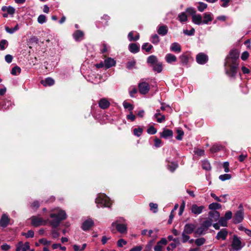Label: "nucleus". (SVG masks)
Segmentation results:
<instances>
[{"instance_id":"nucleus-14","label":"nucleus","mask_w":251,"mask_h":251,"mask_svg":"<svg viewBox=\"0 0 251 251\" xmlns=\"http://www.w3.org/2000/svg\"><path fill=\"white\" fill-rule=\"evenodd\" d=\"M228 234V231L226 229H222L219 231L216 236L217 240H225Z\"/></svg>"},{"instance_id":"nucleus-34","label":"nucleus","mask_w":251,"mask_h":251,"mask_svg":"<svg viewBox=\"0 0 251 251\" xmlns=\"http://www.w3.org/2000/svg\"><path fill=\"white\" fill-rule=\"evenodd\" d=\"M75 40H79L83 36V33L80 30H76L73 34Z\"/></svg>"},{"instance_id":"nucleus-21","label":"nucleus","mask_w":251,"mask_h":251,"mask_svg":"<svg viewBox=\"0 0 251 251\" xmlns=\"http://www.w3.org/2000/svg\"><path fill=\"white\" fill-rule=\"evenodd\" d=\"M170 50L176 53H179L181 51V48L178 43L175 42L171 44L170 46Z\"/></svg>"},{"instance_id":"nucleus-27","label":"nucleus","mask_w":251,"mask_h":251,"mask_svg":"<svg viewBox=\"0 0 251 251\" xmlns=\"http://www.w3.org/2000/svg\"><path fill=\"white\" fill-rule=\"evenodd\" d=\"M158 33L162 36H164L167 34L168 32L167 26L166 25H161L158 27L157 30Z\"/></svg>"},{"instance_id":"nucleus-63","label":"nucleus","mask_w":251,"mask_h":251,"mask_svg":"<svg viewBox=\"0 0 251 251\" xmlns=\"http://www.w3.org/2000/svg\"><path fill=\"white\" fill-rule=\"evenodd\" d=\"M39 242L44 245H50L51 241L47 240L45 238H42L39 240Z\"/></svg>"},{"instance_id":"nucleus-38","label":"nucleus","mask_w":251,"mask_h":251,"mask_svg":"<svg viewBox=\"0 0 251 251\" xmlns=\"http://www.w3.org/2000/svg\"><path fill=\"white\" fill-rule=\"evenodd\" d=\"M206 242V240L203 237L198 238L195 240V244L198 246H201L203 245Z\"/></svg>"},{"instance_id":"nucleus-1","label":"nucleus","mask_w":251,"mask_h":251,"mask_svg":"<svg viewBox=\"0 0 251 251\" xmlns=\"http://www.w3.org/2000/svg\"><path fill=\"white\" fill-rule=\"evenodd\" d=\"M239 53L236 50H232L226 57L225 62V72L230 77H234L237 74L238 63L237 60L239 58Z\"/></svg>"},{"instance_id":"nucleus-48","label":"nucleus","mask_w":251,"mask_h":251,"mask_svg":"<svg viewBox=\"0 0 251 251\" xmlns=\"http://www.w3.org/2000/svg\"><path fill=\"white\" fill-rule=\"evenodd\" d=\"M152 48V46L148 43H145L142 46V49L145 50L147 52H149Z\"/></svg>"},{"instance_id":"nucleus-29","label":"nucleus","mask_w":251,"mask_h":251,"mask_svg":"<svg viewBox=\"0 0 251 251\" xmlns=\"http://www.w3.org/2000/svg\"><path fill=\"white\" fill-rule=\"evenodd\" d=\"M178 19L181 23L186 22L188 20L187 16L185 12H181L178 15Z\"/></svg>"},{"instance_id":"nucleus-44","label":"nucleus","mask_w":251,"mask_h":251,"mask_svg":"<svg viewBox=\"0 0 251 251\" xmlns=\"http://www.w3.org/2000/svg\"><path fill=\"white\" fill-rule=\"evenodd\" d=\"M150 209L153 213H156L158 211V205L156 203L151 202L150 203Z\"/></svg>"},{"instance_id":"nucleus-3","label":"nucleus","mask_w":251,"mask_h":251,"mask_svg":"<svg viewBox=\"0 0 251 251\" xmlns=\"http://www.w3.org/2000/svg\"><path fill=\"white\" fill-rule=\"evenodd\" d=\"M96 203L97 206L100 207H109L111 202L109 198L104 194H99L96 199Z\"/></svg>"},{"instance_id":"nucleus-52","label":"nucleus","mask_w":251,"mask_h":251,"mask_svg":"<svg viewBox=\"0 0 251 251\" xmlns=\"http://www.w3.org/2000/svg\"><path fill=\"white\" fill-rule=\"evenodd\" d=\"M176 132L177 135L176 137V139L178 140H181L184 135L183 131L181 129H177Z\"/></svg>"},{"instance_id":"nucleus-32","label":"nucleus","mask_w":251,"mask_h":251,"mask_svg":"<svg viewBox=\"0 0 251 251\" xmlns=\"http://www.w3.org/2000/svg\"><path fill=\"white\" fill-rule=\"evenodd\" d=\"M153 70L157 73H160L162 70V64L161 62H158L153 65Z\"/></svg>"},{"instance_id":"nucleus-57","label":"nucleus","mask_w":251,"mask_h":251,"mask_svg":"<svg viewBox=\"0 0 251 251\" xmlns=\"http://www.w3.org/2000/svg\"><path fill=\"white\" fill-rule=\"evenodd\" d=\"M126 241L123 239H119L117 242V246L119 247H123L124 245H126Z\"/></svg>"},{"instance_id":"nucleus-25","label":"nucleus","mask_w":251,"mask_h":251,"mask_svg":"<svg viewBox=\"0 0 251 251\" xmlns=\"http://www.w3.org/2000/svg\"><path fill=\"white\" fill-rule=\"evenodd\" d=\"M165 59L167 63H172L176 61V57L171 53H168L166 55Z\"/></svg>"},{"instance_id":"nucleus-19","label":"nucleus","mask_w":251,"mask_h":251,"mask_svg":"<svg viewBox=\"0 0 251 251\" xmlns=\"http://www.w3.org/2000/svg\"><path fill=\"white\" fill-rule=\"evenodd\" d=\"M115 65L116 61L111 57H108L106 58L104 60V67L106 69L115 66Z\"/></svg>"},{"instance_id":"nucleus-53","label":"nucleus","mask_w":251,"mask_h":251,"mask_svg":"<svg viewBox=\"0 0 251 251\" xmlns=\"http://www.w3.org/2000/svg\"><path fill=\"white\" fill-rule=\"evenodd\" d=\"M219 224L222 226H227V220L224 217L219 218Z\"/></svg>"},{"instance_id":"nucleus-33","label":"nucleus","mask_w":251,"mask_h":251,"mask_svg":"<svg viewBox=\"0 0 251 251\" xmlns=\"http://www.w3.org/2000/svg\"><path fill=\"white\" fill-rule=\"evenodd\" d=\"M213 220L211 218L206 219L201 224L206 229H208L212 225Z\"/></svg>"},{"instance_id":"nucleus-16","label":"nucleus","mask_w":251,"mask_h":251,"mask_svg":"<svg viewBox=\"0 0 251 251\" xmlns=\"http://www.w3.org/2000/svg\"><path fill=\"white\" fill-rule=\"evenodd\" d=\"M10 219L7 215L3 214L2 215L0 220V226L2 227H5L9 223Z\"/></svg>"},{"instance_id":"nucleus-35","label":"nucleus","mask_w":251,"mask_h":251,"mask_svg":"<svg viewBox=\"0 0 251 251\" xmlns=\"http://www.w3.org/2000/svg\"><path fill=\"white\" fill-rule=\"evenodd\" d=\"M148 63L153 65L158 62L157 57L154 55H151L148 58Z\"/></svg>"},{"instance_id":"nucleus-55","label":"nucleus","mask_w":251,"mask_h":251,"mask_svg":"<svg viewBox=\"0 0 251 251\" xmlns=\"http://www.w3.org/2000/svg\"><path fill=\"white\" fill-rule=\"evenodd\" d=\"M177 167V164L176 163H172L171 164L168 165V169L171 172H174Z\"/></svg>"},{"instance_id":"nucleus-6","label":"nucleus","mask_w":251,"mask_h":251,"mask_svg":"<svg viewBox=\"0 0 251 251\" xmlns=\"http://www.w3.org/2000/svg\"><path fill=\"white\" fill-rule=\"evenodd\" d=\"M47 222L39 217L33 216L31 218V224L35 226L46 225Z\"/></svg>"},{"instance_id":"nucleus-36","label":"nucleus","mask_w":251,"mask_h":251,"mask_svg":"<svg viewBox=\"0 0 251 251\" xmlns=\"http://www.w3.org/2000/svg\"><path fill=\"white\" fill-rule=\"evenodd\" d=\"M222 206L220 204L216 202H213L210 204L208 206V208L210 210H217L220 209Z\"/></svg>"},{"instance_id":"nucleus-8","label":"nucleus","mask_w":251,"mask_h":251,"mask_svg":"<svg viewBox=\"0 0 251 251\" xmlns=\"http://www.w3.org/2000/svg\"><path fill=\"white\" fill-rule=\"evenodd\" d=\"M138 87L140 93L144 95L148 93L150 90L149 85L146 82L140 83L139 84Z\"/></svg>"},{"instance_id":"nucleus-50","label":"nucleus","mask_w":251,"mask_h":251,"mask_svg":"<svg viewBox=\"0 0 251 251\" xmlns=\"http://www.w3.org/2000/svg\"><path fill=\"white\" fill-rule=\"evenodd\" d=\"M51 234L52 237L54 239L58 238L60 235L59 232L55 229H52L51 230Z\"/></svg>"},{"instance_id":"nucleus-13","label":"nucleus","mask_w":251,"mask_h":251,"mask_svg":"<svg viewBox=\"0 0 251 251\" xmlns=\"http://www.w3.org/2000/svg\"><path fill=\"white\" fill-rule=\"evenodd\" d=\"M196 60L199 64H204L207 61L208 57L206 54L200 53L197 55Z\"/></svg>"},{"instance_id":"nucleus-37","label":"nucleus","mask_w":251,"mask_h":251,"mask_svg":"<svg viewBox=\"0 0 251 251\" xmlns=\"http://www.w3.org/2000/svg\"><path fill=\"white\" fill-rule=\"evenodd\" d=\"M19 28L18 25H16L13 28H9L8 26H6L5 27V29L6 31V32L10 34H12L14 33L16 31L18 30Z\"/></svg>"},{"instance_id":"nucleus-61","label":"nucleus","mask_w":251,"mask_h":251,"mask_svg":"<svg viewBox=\"0 0 251 251\" xmlns=\"http://www.w3.org/2000/svg\"><path fill=\"white\" fill-rule=\"evenodd\" d=\"M194 152L199 156H202L204 155V151L203 150L197 149L195 150Z\"/></svg>"},{"instance_id":"nucleus-31","label":"nucleus","mask_w":251,"mask_h":251,"mask_svg":"<svg viewBox=\"0 0 251 251\" xmlns=\"http://www.w3.org/2000/svg\"><path fill=\"white\" fill-rule=\"evenodd\" d=\"M2 11H6L8 14L13 15L15 13V9L12 6H3L1 8Z\"/></svg>"},{"instance_id":"nucleus-56","label":"nucleus","mask_w":251,"mask_h":251,"mask_svg":"<svg viewBox=\"0 0 251 251\" xmlns=\"http://www.w3.org/2000/svg\"><path fill=\"white\" fill-rule=\"evenodd\" d=\"M186 11L191 15L192 17L196 14V10L193 7H189L187 8Z\"/></svg>"},{"instance_id":"nucleus-24","label":"nucleus","mask_w":251,"mask_h":251,"mask_svg":"<svg viewBox=\"0 0 251 251\" xmlns=\"http://www.w3.org/2000/svg\"><path fill=\"white\" fill-rule=\"evenodd\" d=\"M209 215L211 219H213V222L218 221L220 216V213L217 211H210L209 212Z\"/></svg>"},{"instance_id":"nucleus-22","label":"nucleus","mask_w":251,"mask_h":251,"mask_svg":"<svg viewBox=\"0 0 251 251\" xmlns=\"http://www.w3.org/2000/svg\"><path fill=\"white\" fill-rule=\"evenodd\" d=\"M208 230L202 224L198 228L196 229L195 233L199 235H204Z\"/></svg>"},{"instance_id":"nucleus-46","label":"nucleus","mask_w":251,"mask_h":251,"mask_svg":"<svg viewBox=\"0 0 251 251\" xmlns=\"http://www.w3.org/2000/svg\"><path fill=\"white\" fill-rule=\"evenodd\" d=\"M151 41L153 44H157L159 43L160 39L157 34H154L151 36Z\"/></svg>"},{"instance_id":"nucleus-43","label":"nucleus","mask_w":251,"mask_h":251,"mask_svg":"<svg viewBox=\"0 0 251 251\" xmlns=\"http://www.w3.org/2000/svg\"><path fill=\"white\" fill-rule=\"evenodd\" d=\"M8 46V42L7 40L3 39L0 42V49L4 50Z\"/></svg>"},{"instance_id":"nucleus-26","label":"nucleus","mask_w":251,"mask_h":251,"mask_svg":"<svg viewBox=\"0 0 251 251\" xmlns=\"http://www.w3.org/2000/svg\"><path fill=\"white\" fill-rule=\"evenodd\" d=\"M173 133L171 130L164 129L162 132L160 133V136L164 138H167L169 137H172Z\"/></svg>"},{"instance_id":"nucleus-58","label":"nucleus","mask_w":251,"mask_h":251,"mask_svg":"<svg viewBox=\"0 0 251 251\" xmlns=\"http://www.w3.org/2000/svg\"><path fill=\"white\" fill-rule=\"evenodd\" d=\"M183 33L187 35L191 36L194 34L195 29L194 28H192L191 30H188L187 29L183 30Z\"/></svg>"},{"instance_id":"nucleus-23","label":"nucleus","mask_w":251,"mask_h":251,"mask_svg":"<svg viewBox=\"0 0 251 251\" xmlns=\"http://www.w3.org/2000/svg\"><path fill=\"white\" fill-rule=\"evenodd\" d=\"M41 83L45 86H51L54 83V80L51 77H48L45 80H42Z\"/></svg>"},{"instance_id":"nucleus-12","label":"nucleus","mask_w":251,"mask_h":251,"mask_svg":"<svg viewBox=\"0 0 251 251\" xmlns=\"http://www.w3.org/2000/svg\"><path fill=\"white\" fill-rule=\"evenodd\" d=\"M204 207L202 205L198 206L196 204H193L191 207V210L192 213L195 215L200 214L203 211Z\"/></svg>"},{"instance_id":"nucleus-2","label":"nucleus","mask_w":251,"mask_h":251,"mask_svg":"<svg viewBox=\"0 0 251 251\" xmlns=\"http://www.w3.org/2000/svg\"><path fill=\"white\" fill-rule=\"evenodd\" d=\"M50 217L52 219L49 221L50 224L52 227L56 228L62 220L66 218V214L64 210L57 209L50 214Z\"/></svg>"},{"instance_id":"nucleus-49","label":"nucleus","mask_w":251,"mask_h":251,"mask_svg":"<svg viewBox=\"0 0 251 251\" xmlns=\"http://www.w3.org/2000/svg\"><path fill=\"white\" fill-rule=\"evenodd\" d=\"M202 167L205 170H210L211 169L210 163L207 161H204L202 162Z\"/></svg>"},{"instance_id":"nucleus-15","label":"nucleus","mask_w":251,"mask_h":251,"mask_svg":"<svg viewBox=\"0 0 251 251\" xmlns=\"http://www.w3.org/2000/svg\"><path fill=\"white\" fill-rule=\"evenodd\" d=\"M94 225V222L91 219H88L82 224L81 228L84 231L89 230Z\"/></svg>"},{"instance_id":"nucleus-47","label":"nucleus","mask_w":251,"mask_h":251,"mask_svg":"<svg viewBox=\"0 0 251 251\" xmlns=\"http://www.w3.org/2000/svg\"><path fill=\"white\" fill-rule=\"evenodd\" d=\"M190 239V236L186 232H182V242L183 243H186Z\"/></svg>"},{"instance_id":"nucleus-39","label":"nucleus","mask_w":251,"mask_h":251,"mask_svg":"<svg viewBox=\"0 0 251 251\" xmlns=\"http://www.w3.org/2000/svg\"><path fill=\"white\" fill-rule=\"evenodd\" d=\"M207 7V4L203 3L202 2H199V5L198 6V10L200 12H203L205 9Z\"/></svg>"},{"instance_id":"nucleus-45","label":"nucleus","mask_w":251,"mask_h":251,"mask_svg":"<svg viewBox=\"0 0 251 251\" xmlns=\"http://www.w3.org/2000/svg\"><path fill=\"white\" fill-rule=\"evenodd\" d=\"M231 177V176L230 174H226L224 175H222L219 176V179L222 181H225L226 180L230 179Z\"/></svg>"},{"instance_id":"nucleus-4","label":"nucleus","mask_w":251,"mask_h":251,"mask_svg":"<svg viewBox=\"0 0 251 251\" xmlns=\"http://www.w3.org/2000/svg\"><path fill=\"white\" fill-rule=\"evenodd\" d=\"M244 246V245L242 243L240 238L234 235L233 237L230 251H239L241 250Z\"/></svg>"},{"instance_id":"nucleus-41","label":"nucleus","mask_w":251,"mask_h":251,"mask_svg":"<svg viewBox=\"0 0 251 251\" xmlns=\"http://www.w3.org/2000/svg\"><path fill=\"white\" fill-rule=\"evenodd\" d=\"M123 106L125 109H128L130 112H132L133 109V106L130 103L126 102V101H124L123 102Z\"/></svg>"},{"instance_id":"nucleus-9","label":"nucleus","mask_w":251,"mask_h":251,"mask_svg":"<svg viewBox=\"0 0 251 251\" xmlns=\"http://www.w3.org/2000/svg\"><path fill=\"white\" fill-rule=\"evenodd\" d=\"M16 251H26L30 248L29 244L28 242H26L25 244L22 241H20L16 246Z\"/></svg>"},{"instance_id":"nucleus-5","label":"nucleus","mask_w":251,"mask_h":251,"mask_svg":"<svg viewBox=\"0 0 251 251\" xmlns=\"http://www.w3.org/2000/svg\"><path fill=\"white\" fill-rule=\"evenodd\" d=\"M239 208L240 209L236 212L234 218V223L235 224L241 223L244 219V212L242 206L240 205Z\"/></svg>"},{"instance_id":"nucleus-28","label":"nucleus","mask_w":251,"mask_h":251,"mask_svg":"<svg viewBox=\"0 0 251 251\" xmlns=\"http://www.w3.org/2000/svg\"><path fill=\"white\" fill-rule=\"evenodd\" d=\"M179 58L181 64L183 65H187L189 61V56L188 55L184 53L180 56Z\"/></svg>"},{"instance_id":"nucleus-54","label":"nucleus","mask_w":251,"mask_h":251,"mask_svg":"<svg viewBox=\"0 0 251 251\" xmlns=\"http://www.w3.org/2000/svg\"><path fill=\"white\" fill-rule=\"evenodd\" d=\"M37 21L39 24H42L46 22V17L44 15H40L38 17Z\"/></svg>"},{"instance_id":"nucleus-17","label":"nucleus","mask_w":251,"mask_h":251,"mask_svg":"<svg viewBox=\"0 0 251 251\" xmlns=\"http://www.w3.org/2000/svg\"><path fill=\"white\" fill-rule=\"evenodd\" d=\"M167 241L165 238H162L157 243V245L154 247V250L155 251H162V250L163 248V246L167 244Z\"/></svg>"},{"instance_id":"nucleus-20","label":"nucleus","mask_w":251,"mask_h":251,"mask_svg":"<svg viewBox=\"0 0 251 251\" xmlns=\"http://www.w3.org/2000/svg\"><path fill=\"white\" fill-rule=\"evenodd\" d=\"M99 105L101 109H106L109 106L110 102L106 99L103 98L100 100Z\"/></svg>"},{"instance_id":"nucleus-11","label":"nucleus","mask_w":251,"mask_h":251,"mask_svg":"<svg viewBox=\"0 0 251 251\" xmlns=\"http://www.w3.org/2000/svg\"><path fill=\"white\" fill-rule=\"evenodd\" d=\"M196 228V225L191 224H186L184 227L183 232L187 233L188 234H192L193 232H195Z\"/></svg>"},{"instance_id":"nucleus-40","label":"nucleus","mask_w":251,"mask_h":251,"mask_svg":"<svg viewBox=\"0 0 251 251\" xmlns=\"http://www.w3.org/2000/svg\"><path fill=\"white\" fill-rule=\"evenodd\" d=\"M21 68L18 66L13 67L11 70V73L13 75H16L21 73Z\"/></svg>"},{"instance_id":"nucleus-60","label":"nucleus","mask_w":251,"mask_h":251,"mask_svg":"<svg viewBox=\"0 0 251 251\" xmlns=\"http://www.w3.org/2000/svg\"><path fill=\"white\" fill-rule=\"evenodd\" d=\"M156 132L157 130L153 126L150 127L147 129V132L150 134H154L156 133Z\"/></svg>"},{"instance_id":"nucleus-7","label":"nucleus","mask_w":251,"mask_h":251,"mask_svg":"<svg viewBox=\"0 0 251 251\" xmlns=\"http://www.w3.org/2000/svg\"><path fill=\"white\" fill-rule=\"evenodd\" d=\"M112 226H115L117 230L121 233H125L127 231L126 226L125 224H121L118 221L112 223Z\"/></svg>"},{"instance_id":"nucleus-18","label":"nucleus","mask_w":251,"mask_h":251,"mask_svg":"<svg viewBox=\"0 0 251 251\" xmlns=\"http://www.w3.org/2000/svg\"><path fill=\"white\" fill-rule=\"evenodd\" d=\"M202 17L199 14H196L193 17H192V22L196 25H202Z\"/></svg>"},{"instance_id":"nucleus-42","label":"nucleus","mask_w":251,"mask_h":251,"mask_svg":"<svg viewBox=\"0 0 251 251\" xmlns=\"http://www.w3.org/2000/svg\"><path fill=\"white\" fill-rule=\"evenodd\" d=\"M222 146L221 145H214L210 149V151L212 152H216L221 150L222 149Z\"/></svg>"},{"instance_id":"nucleus-51","label":"nucleus","mask_w":251,"mask_h":251,"mask_svg":"<svg viewBox=\"0 0 251 251\" xmlns=\"http://www.w3.org/2000/svg\"><path fill=\"white\" fill-rule=\"evenodd\" d=\"M143 132V129L141 127L135 128L133 130L134 134L138 137L140 136Z\"/></svg>"},{"instance_id":"nucleus-62","label":"nucleus","mask_w":251,"mask_h":251,"mask_svg":"<svg viewBox=\"0 0 251 251\" xmlns=\"http://www.w3.org/2000/svg\"><path fill=\"white\" fill-rule=\"evenodd\" d=\"M135 65V61L134 60L129 61L126 65V67L128 69L130 70L132 69Z\"/></svg>"},{"instance_id":"nucleus-10","label":"nucleus","mask_w":251,"mask_h":251,"mask_svg":"<svg viewBox=\"0 0 251 251\" xmlns=\"http://www.w3.org/2000/svg\"><path fill=\"white\" fill-rule=\"evenodd\" d=\"M202 25H208L213 20V15L210 12H205L202 15Z\"/></svg>"},{"instance_id":"nucleus-64","label":"nucleus","mask_w":251,"mask_h":251,"mask_svg":"<svg viewBox=\"0 0 251 251\" xmlns=\"http://www.w3.org/2000/svg\"><path fill=\"white\" fill-rule=\"evenodd\" d=\"M232 213L230 211L226 212L224 217L227 221L231 219Z\"/></svg>"},{"instance_id":"nucleus-30","label":"nucleus","mask_w":251,"mask_h":251,"mask_svg":"<svg viewBox=\"0 0 251 251\" xmlns=\"http://www.w3.org/2000/svg\"><path fill=\"white\" fill-rule=\"evenodd\" d=\"M129 49L130 52L132 53H137L139 50V48L137 44L132 43L129 45Z\"/></svg>"},{"instance_id":"nucleus-59","label":"nucleus","mask_w":251,"mask_h":251,"mask_svg":"<svg viewBox=\"0 0 251 251\" xmlns=\"http://www.w3.org/2000/svg\"><path fill=\"white\" fill-rule=\"evenodd\" d=\"M23 235L26 238H32L33 237L34 233L32 230H28L27 233H23Z\"/></svg>"}]
</instances>
